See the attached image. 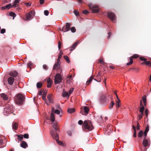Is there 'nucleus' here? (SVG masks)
<instances>
[{
    "label": "nucleus",
    "mask_w": 151,
    "mask_h": 151,
    "mask_svg": "<svg viewBox=\"0 0 151 151\" xmlns=\"http://www.w3.org/2000/svg\"><path fill=\"white\" fill-rule=\"evenodd\" d=\"M143 134V132L142 131H140L138 133V136L139 137H141Z\"/></svg>",
    "instance_id": "obj_33"
},
{
    "label": "nucleus",
    "mask_w": 151,
    "mask_h": 151,
    "mask_svg": "<svg viewBox=\"0 0 151 151\" xmlns=\"http://www.w3.org/2000/svg\"><path fill=\"white\" fill-rule=\"evenodd\" d=\"M52 83H47V87L48 88H50L51 87Z\"/></svg>",
    "instance_id": "obj_56"
},
{
    "label": "nucleus",
    "mask_w": 151,
    "mask_h": 151,
    "mask_svg": "<svg viewBox=\"0 0 151 151\" xmlns=\"http://www.w3.org/2000/svg\"><path fill=\"white\" fill-rule=\"evenodd\" d=\"M147 132H144V137H145V138L147 136Z\"/></svg>",
    "instance_id": "obj_62"
},
{
    "label": "nucleus",
    "mask_w": 151,
    "mask_h": 151,
    "mask_svg": "<svg viewBox=\"0 0 151 151\" xmlns=\"http://www.w3.org/2000/svg\"><path fill=\"white\" fill-rule=\"evenodd\" d=\"M24 96L21 94H19L17 95V98L16 99V103L18 104H22L24 100Z\"/></svg>",
    "instance_id": "obj_7"
},
{
    "label": "nucleus",
    "mask_w": 151,
    "mask_h": 151,
    "mask_svg": "<svg viewBox=\"0 0 151 151\" xmlns=\"http://www.w3.org/2000/svg\"><path fill=\"white\" fill-rule=\"evenodd\" d=\"M91 12L93 13H97L99 12V10H92Z\"/></svg>",
    "instance_id": "obj_45"
},
{
    "label": "nucleus",
    "mask_w": 151,
    "mask_h": 151,
    "mask_svg": "<svg viewBox=\"0 0 151 151\" xmlns=\"http://www.w3.org/2000/svg\"><path fill=\"white\" fill-rule=\"evenodd\" d=\"M46 93L44 91H40L39 92V95H42V94H44Z\"/></svg>",
    "instance_id": "obj_40"
},
{
    "label": "nucleus",
    "mask_w": 151,
    "mask_h": 151,
    "mask_svg": "<svg viewBox=\"0 0 151 151\" xmlns=\"http://www.w3.org/2000/svg\"><path fill=\"white\" fill-rule=\"evenodd\" d=\"M40 3L41 4H43L44 2V0H40Z\"/></svg>",
    "instance_id": "obj_60"
},
{
    "label": "nucleus",
    "mask_w": 151,
    "mask_h": 151,
    "mask_svg": "<svg viewBox=\"0 0 151 151\" xmlns=\"http://www.w3.org/2000/svg\"><path fill=\"white\" fill-rule=\"evenodd\" d=\"M49 12L47 10H45L44 11V14L46 16H47L49 14Z\"/></svg>",
    "instance_id": "obj_42"
},
{
    "label": "nucleus",
    "mask_w": 151,
    "mask_h": 151,
    "mask_svg": "<svg viewBox=\"0 0 151 151\" xmlns=\"http://www.w3.org/2000/svg\"><path fill=\"white\" fill-rule=\"evenodd\" d=\"M82 13L83 14L86 15L88 14L89 13V12L88 10H83Z\"/></svg>",
    "instance_id": "obj_36"
},
{
    "label": "nucleus",
    "mask_w": 151,
    "mask_h": 151,
    "mask_svg": "<svg viewBox=\"0 0 151 151\" xmlns=\"http://www.w3.org/2000/svg\"><path fill=\"white\" fill-rule=\"evenodd\" d=\"M142 100L145 106L146 105V98L145 96H143L142 97Z\"/></svg>",
    "instance_id": "obj_30"
},
{
    "label": "nucleus",
    "mask_w": 151,
    "mask_h": 151,
    "mask_svg": "<svg viewBox=\"0 0 151 151\" xmlns=\"http://www.w3.org/2000/svg\"><path fill=\"white\" fill-rule=\"evenodd\" d=\"M1 97L3 99L5 100H6L8 99V96L7 95L5 94V93H2L1 94Z\"/></svg>",
    "instance_id": "obj_22"
},
{
    "label": "nucleus",
    "mask_w": 151,
    "mask_h": 151,
    "mask_svg": "<svg viewBox=\"0 0 151 151\" xmlns=\"http://www.w3.org/2000/svg\"><path fill=\"white\" fill-rule=\"evenodd\" d=\"M43 68L45 70H47V65L45 64L43 65Z\"/></svg>",
    "instance_id": "obj_49"
},
{
    "label": "nucleus",
    "mask_w": 151,
    "mask_h": 151,
    "mask_svg": "<svg viewBox=\"0 0 151 151\" xmlns=\"http://www.w3.org/2000/svg\"><path fill=\"white\" fill-rule=\"evenodd\" d=\"M149 130V127L148 126H147L145 129V132H147Z\"/></svg>",
    "instance_id": "obj_50"
},
{
    "label": "nucleus",
    "mask_w": 151,
    "mask_h": 151,
    "mask_svg": "<svg viewBox=\"0 0 151 151\" xmlns=\"http://www.w3.org/2000/svg\"><path fill=\"white\" fill-rule=\"evenodd\" d=\"M17 137L18 138L19 140L20 141H21L23 139V137L22 135H17Z\"/></svg>",
    "instance_id": "obj_37"
},
{
    "label": "nucleus",
    "mask_w": 151,
    "mask_h": 151,
    "mask_svg": "<svg viewBox=\"0 0 151 151\" xmlns=\"http://www.w3.org/2000/svg\"><path fill=\"white\" fill-rule=\"evenodd\" d=\"M79 42L78 41L76 42L71 47V49L70 50V51H72V50H74L76 47L77 44L79 43Z\"/></svg>",
    "instance_id": "obj_19"
},
{
    "label": "nucleus",
    "mask_w": 151,
    "mask_h": 151,
    "mask_svg": "<svg viewBox=\"0 0 151 151\" xmlns=\"http://www.w3.org/2000/svg\"><path fill=\"white\" fill-rule=\"evenodd\" d=\"M25 4L27 5V6H29L30 5V4L29 3H26Z\"/></svg>",
    "instance_id": "obj_63"
},
{
    "label": "nucleus",
    "mask_w": 151,
    "mask_h": 151,
    "mask_svg": "<svg viewBox=\"0 0 151 151\" xmlns=\"http://www.w3.org/2000/svg\"><path fill=\"white\" fill-rule=\"evenodd\" d=\"M14 108L12 105H8L4 110V114L5 115L8 116V114L12 113Z\"/></svg>",
    "instance_id": "obj_4"
},
{
    "label": "nucleus",
    "mask_w": 151,
    "mask_h": 151,
    "mask_svg": "<svg viewBox=\"0 0 151 151\" xmlns=\"http://www.w3.org/2000/svg\"><path fill=\"white\" fill-rule=\"evenodd\" d=\"M32 65V63L31 62H29L27 64V67H30Z\"/></svg>",
    "instance_id": "obj_53"
},
{
    "label": "nucleus",
    "mask_w": 151,
    "mask_h": 151,
    "mask_svg": "<svg viewBox=\"0 0 151 151\" xmlns=\"http://www.w3.org/2000/svg\"><path fill=\"white\" fill-rule=\"evenodd\" d=\"M142 143L144 147H147L150 145V142L149 140L145 139L143 140Z\"/></svg>",
    "instance_id": "obj_12"
},
{
    "label": "nucleus",
    "mask_w": 151,
    "mask_h": 151,
    "mask_svg": "<svg viewBox=\"0 0 151 151\" xmlns=\"http://www.w3.org/2000/svg\"><path fill=\"white\" fill-rule=\"evenodd\" d=\"M139 59L140 60H141L145 61L146 60V59H145V58H143L142 57H140L139 58Z\"/></svg>",
    "instance_id": "obj_52"
},
{
    "label": "nucleus",
    "mask_w": 151,
    "mask_h": 151,
    "mask_svg": "<svg viewBox=\"0 0 151 151\" xmlns=\"http://www.w3.org/2000/svg\"><path fill=\"white\" fill-rule=\"evenodd\" d=\"M103 14L105 16H107L113 22H115L116 21V17L114 13L111 12L107 13H104Z\"/></svg>",
    "instance_id": "obj_5"
},
{
    "label": "nucleus",
    "mask_w": 151,
    "mask_h": 151,
    "mask_svg": "<svg viewBox=\"0 0 151 151\" xmlns=\"http://www.w3.org/2000/svg\"><path fill=\"white\" fill-rule=\"evenodd\" d=\"M11 0H4L5 3H10Z\"/></svg>",
    "instance_id": "obj_58"
},
{
    "label": "nucleus",
    "mask_w": 151,
    "mask_h": 151,
    "mask_svg": "<svg viewBox=\"0 0 151 151\" xmlns=\"http://www.w3.org/2000/svg\"><path fill=\"white\" fill-rule=\"evenodd\" d=\"M18 127L17 124L15 122L13 124L12 128L14 130H16L17 129Z\"/></svg>",
    "instance_id": "obj_26"
},
{
    "label": "nucleus",
    "mask_w": 151,
    "mask_h": 151,
    "mask_svg": "<svg viewBox=\"0 0 151 151\" xmlns=\"http://www.w3.org/2000/svg\"><path fill=\"white\" fill-rule=\"evenodd\" d=\"M60 62L59 61H57V63L54 65L53 67V69L55 70L56 68L58 66H59L60 64Z\"/></svg>",
    "instance_id": "obj_21"
},
{
    "label": "nucleus",
    "mask_w": 151,
    "mask_h": 151,
    "mask_svg": "<svg viewBox=\"0 0 151 151\" xmlns=\"http://www.w3.org/2000/svg\"><path fill=\"white\" fill-rule=\"evenodd\" d=\"M54 107H52L50 114V121L52 122H54L55 120L54 112L57 114H59L60 113V111L58 109H56L54 111Z\"/></svg>",
    "instance_id": "obj_6"
},
{
    "label": "nucleus",
    "mask_w": 151,
    "mask_h": 151,
    "mask_svg": "<svg viewBox=\"0 0 151 151\" xmlns=\"http://www.w3.org/2000/svg\"><path fill=\"white\" fill-rule=\"evenodd\" d=\"M10 75L11 77H12L14 78V77H16L17 76V73L15 71L12 72L10 73Z\"/></svg>",
    "instance_id": "obj_23"
},
{
    "label": "nucleus",
    "mask_w": 151,
    "mask_h": 151,
    "mask_svg": "<svg viewBox=\"0 0 151 151\" xmlns=\"http://www.w3.org/2000/svg\"><path fill=\"white\" fill-rule=\"evenodd\" d=\"M35 12L34 10L30 11L28 14H27L26 15V18L27 20L29 19L32 16H34L35 14Z\"/></svg>",
    "instance_id": "obj_10"
},
{
    "label": "nucleus",
    "mask_w": 151,
    "mask_h": 151,
    "mask_svg": "<svg viewBox=\"0 0 151 151\" xmlns=\"http://www.w3.org/2000/svg\"><path fill=\"white\" fill-rule=\"evenodd\" d=\"M83 128L85 130L91 131L93 129V127L91 121L86 120L84 122Z\"/></svg>",
    "instance_id": "obj_1"
},
{
    "label": "nucleus",
    "mask_w": 151,
    "mask_h": 151,
    "mask_svg": "<svg viewBox=\"0 0 151 151\" xmlns=\"http://www.w3.org/2000/svg\"><path fill=\"white\" fill-rule=\"evenodd\" d=\"M83 123V121L81 120H80L78 122V124L79 125L82 124Z\"/></svg>",
    "instance_id": "obj_57"
},
{
    "label": "nucleus",
    "mask_w": 151,
    "mask_h": 151,
    "mask_svg": "<svg viewBox=\"0 0 151 151\" xmlns=\"http://www.w3.org/2000/svg\"><path fill=\"white\" fill-rule=\"evenodd\" d=\"M51 137L55 139L56 140L58 144L60 145H63L62 142L59 141L58 140L59 136L57 133L55 131L51 130L50 132Z\"/></svg>",
    "instance_id": "obj_2"
},
{
    "label": "nucleus",
    "mask_w": 151,
    "mask_h": 151,
    "mask_svg": "<svg viewBox=\"0 0 151 151\" xmlns=\"http://www.w3.org/2000/svg\"><path fill=\"white\" fill-rule=\"evenodd\" d=\"M81 109L82 110H83L85 114H86V115L88 114L89 109L88 107L86 106H82L81 108Z\"/></svg>",
    "instance_id": "obj_14"
},
{
    "label": "nucleus",
    "mask_w": 151,
    "mask_h": 151,
    "mask_svg": "<svg viewBox=\"0 0 151 151\" xmlns=\"http://www.w3.org/2000/svg\"><path fill=\"white\" fill-rule=\"evenodd\" d=\"M23 137L25 138L28 139L29 138V135L28 134H25L24 135Z\"/></svg>",
    "instance_id": "obj_44"
},
{
    "label": "nucleus",
    "mask_w": 151,
    "mask_h": 151,
    "mask_svg": "<svg viewBox=\"0 0 151 151\" xmlns=\"http://www.w3.org/2000/svg\"><path fill=\"white\" fill-rule=\"evenodd\" d=\"M53 127L54 128V129L55 130V131H59L58 130V128L57 127L56 124H53Z\"/></svg>",
    "instance_id": "obj_34"
},
{
    "label": "nucleus",
    "mask_w": 151,
    "mask_h": 151,
    "mask_svg": "<svg viewBox=\"0 0 151 151\" xmlns=\"http://www.w3.org/2000/svg\"><path fill=\"white\" fill-rule=\"evenodd\" d=\"M52 95L51 94H49L48 95L47 98L48 101L52 103L53 102V101L52 99Z\"/></svg>",
    "instance_id": "obj_24"
},
{
    "label": "nucleus",
    "mask_w": 151,
    "mask_h": 151,
    "mask_svg": "<svg viewBox=\"0 0 151 151\" xmlns=\"http://www.w3.org/2000/svg\"><path fill=\"white\" fill-rule=\"evenodd\" d=\"M114 104L115 103H114V102L113 101H112L111 103L110 104L109 108L110 109H111L113 107V106L114 105Z\"/></svg>",
    "instance_id": "obj_38"
},
{
    "label": "nucleus",
    "mask_w": 151,
    "mask_h": 151,
    "mask_svg": "<svg viewBox=\"0 0 151 151\" xmlns=\"http://www.w3.org/2000/svg\"><path fill=\"white\" fill-rule=\"evenodd\" d=\"M136 130H135V131H134V134H133V137H136Z\"/></svg>",
    "instance_id": "obj_61"
},
{
    "label": "nucleus",
    "mask_w": 151,
    "mask_h": 151,
    "mask_svg": "<svg viewBox=\"0 0 151 151\" xmlns=\"http://www.w3.org/2000/svg\"><path fill=\"white\" fill-rule=\"evenodd\" d=\"M68 92H66L64 90H63L62 96L64 97H67L68 98L70 96Z\"/></svg>",
    "instance_id": "obj_15"
},
{
    "label": "nucleus",
    "mask_w": 151,
    "mask_h": 151,
    "mask_svg": "<svg viewBox=\"0 0 151 151\" xmlns=\"http://www.w3.org/2000/svg\"><path fill=\"white\" fill-rule=\"evenodd\" d=\"M73 12L76 17H78L79 16V13L78 10H74Z\"/></svg>",
    "instance_id": "obj_29"
},
{
    "label": "nucleus",
    "mask_w": 151,
    "mask_h": 151,
    "mask_svg": "<svg viewBox=\"0 0 151 151\" xmlns=\"http://www.w3.org/2000/svg\"><path fill=\"white\" fill-rule=\"evenodd\" d=\"M145 64L148 66H151V63L149 61H147L145 62Z\"/></svg>",
    "instance_id": "obj_43"
},
{
    "label": "nucleus",
    "mask_w": 151,
    "mask_h": 151,
    "mask_svg": "<svg viewBox=\"0 0 151 151\" xmlns=\"http://www.w3.org/2000/svg\"><path fill=\"white\" fill-rule=\"evenodd\" d=\"M137 128L138 129H139V123H137Z\"/></svg>",
    "instance_id": "obj_64"
},
{
    "label": "nucleus",
    "mask_w": 151,
    "mask_h": 151,
    "mask_svg": "<svg viewBox=\"0 0 151 151\" xmlns=\"http://www.w3.org/2000/svg\"><path fill=\"white\" fill-rule=\"evenodd\" d=\"M88 6L90 9H99L98 6L97 5H94L91 4L88 5Z\"/></svg>",
    "instance_id": "obj_13"
},
{
    "label": "nucleus",
    "mask_w": 151,
    "mask_h": 151,
    "mask_svg": "<svg viewBox=\"0 0 151 151\" xmlns=\"http://www.w3.org/2000/svg\"><path fill=\"white\" fill-rule=\"evenodd\" d=\"M63 54V52L62 51L60 50V52L59 53L58 55V58L57 59V61H59L60 59L61 58L62 55Z\"/></svg>",
    "instance_id": "obj_25"
},
{
    "label": "nucleus",
    "mask_w": 151,
    "mask_h": 151,
    "mask_svg": "<svg viewBox=\"0 0 151 151\" xmlns=\"http://www.w3.org/2000/svg\"><path fill=\"white\" fill-rule=\"evenodd\" d=\"M14 78L12 77H10L8 79V82L9 84L10 85H12L14 81Z\"/></svg>",
    "instance_id": "obj_16"
},
{
    "label": "nucleus",
    "mask_w": 151,
    "mask_h": 151,
    "mask_svg": "<svg viewBox=\"0 0 151 151\" xmlns=\"http://www.w3.org/2000/svg\"><path fill=\"white\" fill-rule=\"evenodd\" d=\"M70 30L73 33L75 32L76 31V29L74 27H72L70 29Z\"/></svg>",
    "instance_id": "obj_39"
},
{
    "label": "nucleus",
    "mask_w": 151,
    "mask_h": 151,
    "mask_svg": "<svg viewBox=\"0 0 151 151\" xmlns=\"http://www.w3.org/2000/svg\"><path fill=\"white\" fill-rule=\"evenodd\" d=\"M42 85V83L40 82H38L37 83V88H40Z\"/></svg>",
    "instance_id": "obj_28"
},
{
    "label": "nucleus",
    "mask_w": 151,
    "mask_h": 151,
    "mask_svg": "<svg viewBox=\"0 0 151 151\" xmlns=\"http://www.w3.org/2000/svg\"><path fill=\"white\" fill-rule=\"evenodd\" d=\"M120 101L119 99V101H116V107L117 108H119V106H120Z\"/></svg>",
    "instance_id": "obj_32"
},
{
    "label": "nucleus",
    "mask_w": 151,
    "mask_h": 151,
    "mask_svg": "<svg viewBox=\"0 0 151 151\" xmlns=\"http://www.w3.org/2000/svg\"><path fill=\"white\" fill-rule=\"evenodd\" d=\"M75 110L74 108H68V112L70 114H71L74 112Z\"/></svg>",
    "instance_id": "obj_27"
},
{
    "label": "nucleus",
    "mask_w": 151,
    "mask_h": 151,
    "mask_svg": "<svg viewBox=\"0 0 151 151\" xmlns=\"http://www.w3.org/2000/svg\"><path fill=\"white\" fill-rule=\"evenodd\" d=\"M139 56L138 55L135 54V55H134L132 56V57H130L129 58V59H130V61L128 63H127V65H131L132 64V63L133 62L132 58H138L139 57Z\"/></svg>",
    "instance_id": "obj_11"
},
{
    "label": "nucleus",
    "mask_w": 151,
    "mask_h": 151,
    "mask_svg": "<svg viewBox=\"0 0 151 151\" xmlns=\"http://www.w3.org/2000/svg\"><path fill=\"white\" fill-rule=\"evenodd\" d=\"M73 88H71L70 90L68 91V92L69 94V95H70V94H71L73 92Z\"/></svg>",
    "instance_id": "obj_41"
},
{
    "label": "nucleus",
    "mask_w": 151,
    "mask_h": 151,
    "mask_svg": "<svg viewBox=\"0 0 151 151\" xmlns=\"http://www.w3.org/2000/svg\"><path fill=\"white\" fill-rule=\"evenodd\" d=\"M143 115V114H141L139 115V120L140 119L142 118Z\"/></svg>",
    "instance_id": "obj_59"
},
{
    "label": "nucleus",
    "mask_w": 151,
    "mask_h": 151,
    "mask_svg": "<svg viewBox=\"0 0 151 151\" xmlns=\"http://www.w3.org/2000/svg\"><path fill=\"white\" fill-rule=\"evenodd\" d=\"M93 79V78L92 77H91L90 78V79H89L87 81L86 83V84L88 85L90 83L91 81H92Z\"/></svg>",
    "instance_id": "obj_35"
},
{
    "label": "nucleus",
    "mask_w": 151,
    "mask_h": 151,
    "mask_svg": "<svg viewBox=\"0 0 151 151\" xmlns=\"http://www.w3.org/2000/svg\"><path fill=\"white\" fill-rule=\"evenodd\" d=\"M47 83H52V81L51 80V79L50 78H49L48 79H47Z\"/></svg>",
    "instance_id": "obj_46"
},
{
    "label": "nucleus",
    "mask_w": 151,
    "mask_h": 151,
    "mask_svg": "<svg viewBox=\"0 0 151 151\" xmlns=\"http://www.w3.org/2000/svg\"><path fill=\"white\" fill-rule=\"evenodd\" d=\"M19 2V0H15L13 2V4H10L4 6L2 7V9H8L11 8L17 7L19 6L18 4Z\"/></svg>",
    "instance_id": "obj_3"
},
{
    "label": "nucleus",
    "mask_w": 151,
    "mask_h": 151,
    "mask_svg": "<svg viewBox=\"0 0 151 151\" xmlns=\"http://www.w3.org/2000/svg\"><path fill=\"white\" fill-rule=\"evenodd\" d=\"M5 31H6V30H5V29H1L0 32L1 34H3L5 32Z\"/></svg>",
    "instance_id": "obj_47"
},
{
    "label": "nucleus",
    "mask_w": 151,
    "mask_h": 151,
    "mask_svg": "<svg viewBox=\"0 0 151 151\" xmlns=\"http://www.w3.org/2000/svg\"><path fill=\"white\" fill-rule=\"evenodd\" d=\"M64 58L67 63H70V61L68 57L66 55L64 56Z\"/></svg>",
    "instance_id": "obj_31"
},
{
    "label": "nucleus",
    "mask_w": 151,
    "mask_h": 151,
    "mask_svg": "<svg viewBox=\"0 0 151 151\" xmlns=\"http://www.w3.org/2000/svg\"><path fill=\"white\" fill-rule=\"evenodd\" d=\"M7 14L8 16L12 17V19H14V17L16 16V14H15L12 12L8 13H7Z\"/></svg>",
    "instance_id": "obj_18"
},
{
    "label": "nucleus",
    "mask_w": 151,
    "mask_h": 151,
    "mask_svg": "<svg viewBox=\"0 0 151 151\" xmlns=\"http://www.w3.org/2000/svg\"><path fill=\"white\" fill-rule=\"evenodd\" d=\"M148 110L147 109H146L145 111V114L146 115V116H148Z\"/></svg>",
    "instance_id": "obj_55"
},
{
    "label": "nucleus",
    "mask_w": 151,
    "mask_h": 151,
    "mask_svg": "<svg viewBox=\"0 0 151 151\" xmlns=\"http://www.w3.org/2000/svg\"><path fill=\"white\" fill-rule=\"evenodd\" d=\"M140 104L141 107L139 110V112H140L141 113V114H143V111L144 109V107L142 104V101L141 100L140 101Z\"/></svg>",
    "instance_id": "obj_17"
},
{
    "label": "nucleus",
    "mask_w": 151,
    "mask_h": 151,
    "mask_svg": "<svg viewBox=\"0 0 151 151\" xmlns=\"http://www.w3.org/2000/svg\"><path fill=\"white\" fill-rule=\"evenodd\" d=\"M61 46V42L60 41H59L58 42V48L59 50H60Z\"/></svg>",
    "instance_id": "obj_48"
},
{
    "label": "nucleus",
    "mask_w": 151,
    "mask_h": 151,
    "mask_svg": "<svg viewBox=\"0 0 151 151\" xmlns=\"http://www.w3.org/2000/svg\"><path fill=\"white\" fill-rule=\"evenodd\" d=\"M70 24L69 23H66V26H64L62 29V31L65 32L70 30Z\"/></svg>",
    "instance_id": "obj_9"
},
{
    "label": "nucleus",
    "mask_w": 151,
    "mask_h": 151,
    "mask_svg": "<svg viewBox=\"0 0 151 151\" xmlns=\"http://www.w3.org/2000/svg\"><path fill=\"white\" fill-rule=\"evenodd\" d=\"M20 146L22 148H25L27 147V145L26 142L23 141L21 144Z\"/></svg>",
    "instance_id": "obj_20"
},
{
    "label": "nucleus",
    "mask_w": 151,
    "mask_h": 151,
    "mask_svg": "<svg viewBox=\"0 0 151 151\" xmlns=\"http://www.w3.org/2000/svg\"><path fill=\"white\" fill-rule=\"evenodd\" d=\"M46 93H45V94H43V95L42 96V99L44 100H45V97H46Z\"/></svg>",
    "instance_id": "obj_51"
},
{
    "label": "nucleus",
    "mask_w": 151,
    "mask_h": 151,
    "mask_svg": "<svg viewBox=\"0 0 151 151\" xmlns=\"http://www.w3.org/2000/svg\"><path fill=\"white\" fill-rule=\"evenodd\" d=\"M62 78L60 74L57 73L55 76L54 82L55 84H58L61 82Z\"/></svg>",
    "instance_id": "obj_8"
},
{
    "label": "nucleus",
    "mask_w": 151,
    "mask_h": 151,
    "mask_svg": "<svg viewBox=\"0 0 151 151\" xmlns=\"http://www.w3.org/2000/svg\"><path fill=\"white\" fill-rule=\"evenodd\" d=\"M99 62L102 64H103L104 63L102 59L100 60L99 61Z\"/></svg>",
    "instance_id": "obj_54"
}]
</instances>
